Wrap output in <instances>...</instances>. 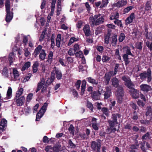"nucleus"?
I'll use <instances>...</instances> for the list:
<instances>
[{
  "instance_id": "obj_1",
  "label": "nucleus",
  "mask_w": 152,
  "mask_h": 152,
  "mask_svg": "<svg viewBox=\"0 0 152 152\" xmlns=\"http://www.w3.org/2000/svg\"><path fill=\"white\" fill-rule=\"evenodd\" d=\"M104 15H102L100 14L96 15L94 16H91L89 19L91 26H97L102 23L104 22Z\"/></svg>"
},
{
  "instance_id": "obj_2",
  "label": "nucleus",
  "mask_w": 152,
  "mask_h": 152,
  "mask_svg": "<svg viewBox=\"0 0 152 152\" xmlns=\"http://www.w3.org/2000/svg\"><path fill=\"white\" fill-rule=\"evenodd\" d=\"M115 94L117 97L118 102L120 104L121 103L124 95V89L122 86H119L117 88Z\"/></svg>"
},
{
  "instance_id": "obj_3",
  "label": "nucleus",
  "mask_w": 152,
  "mask_h": 152,
  "mask_svg": "<svg viewBox=\"0 0 152 152\" xmlns=\"http://www.w3.org/2000/svg\"><path fill=\"white\" fill-rule=\"evenodd\" d=\"M140 78L141 80H144L146 78H147V82L149 83L151 80V69L150 68H148L147 72H144L142 73H141L139 75Z\"/></svg>"
},
{
  "instance_id": "obj_4",
  "label": "nucleus",
  "mask_w": 152,
  "mask_h": 152,
  "mask_svg": "<svg viewBox=\"0 0 152 152\" xmlns=\"http://www.w3.org/2000/svg\"><path fill=\"white\" fill-rule=\"evenodd\" d=\"M122 79L124 82V85L129 89L134 87V85L128 76L124 75L122 77Z\"/></svg>"
},
{
  "instance_id": "obj_5",
  "label": "nucleus",
  "mask_w": 152,
  "mask_h": 152,
  "mask_svg": "<svg viewBox=\"0 0 152 152\" xmlns=\"http://www.w3.org/2000/svg\"><path fill=\"white\" fill-rule=\"evenodd\" d=\"M91 147L94 152H100V149L101 147V144L100 142L93 141L91 143Z\"/></svg>"
},
{
  "instance_id": "obj_6",
  "label": "nucleus",
  "mask_w": 152,
  "mask_h": 152,
  "mask_svg": "<svg viewBox=\"0 0 152 152\" xmlns=\"http://www.w3.org/2000/svg\"><path fill=\"white\" fill-rule=\"evenodd\" d=\"M19 75V72L17 69L16 68H13L12 69V73H10L11 77L10 80L11 81H16L18 79Z\"/></svg>"
},
{
  "instance_id": "obj_7",
  "label": "nucleus",
  "mask_w": 152,
  "mask_h": 152,
  "mask_svg": "<svg viewBox=\"0 0 152 152\" xmlns=\"http://www.w3.org/2000/svg\"><path fill=\"white\" fill-rule=\"evenodd\" d=\"M111 87L109 86L106 87L105 89V92L103 95L104 96V99H107L109 98L112 94Z\"/></svg>"
},
{
  "instance_id": "obj_8",
  "label": "nucleus",
  "mask_w": 152,
  "mask_h": 152,
  "mask_svg": "<svg viewBox=\"0 0 152 152\" xmlns=\"http://www.w3.org/2000/svg\"><path fill=\"white\" fill-rule=\"evenodd\" d=\"M48 106V104L47 102L45 103L41 108L39 111V119L41 118L44 115L46 111Z\"/></svg>"
},
{
  "instance_id": "obj_9",
  "label": "nucleus",
  "mask_w": 152,
  "mask_h": 152,
  "mask_svg": "<svg viewBox=\"0 0 152 152\" xmlns=\"http://www.w3.org/2000/svg\"><path fill=\"white\" fill-rule=\"evenodd\" d=\"M15 100L17 105L18 106H20L23 104L25 102V98L24 96L18 97L15 96Z\"/></svg>"
},
{
  "instance_id": "obj_10",
  "label": "nucleus",
  "mask_w": 152,
  "mask_h": 152,
  "mask_svg": "<svg viewBox=\"0 0 152 152\" xmlns=\"http://www.w3.org/2000/svg\"><path fill=\"white\" fill-rule=\"evenodd\" d=\"M108 122L110 126V128H108V129L111 130V132L115 133L116 131V129L114 127L115 126V124H118V122H116L112 120H109Z\"/></svg>"
},
{
  "instance_id": "obj_11",
  "label": "nucleus",
  "mask_w": 152,
  "mask_h": 152,
  "mask_svg": "<svg viewBox=\"0 0 152 152\" xmlns=\"http://www.w3.org/2000/svg\"><path fill=\"white\" fill-rule=\"evenodd\" d=\"M129 91L132 97L134 99H137L139 97V94L138 91L135 89L134 87L130 89Z\"/></svg>"
},
{
  "instance_id": "obj_12",
  "label": "nucleus",
  "mask_w": 152,
  "mask_h": 152,
  "mask_svg": "<svg viewBox=\"0 0 152 152\" xmlns=\"http://www.w3.org/2000/svg\"><path fill=\"white\" fill-rule=\"evenodd\" d=\"M146 109L145 115L147 119H149L150 121H152V109L151 106H148Z\"/></svg>"
},
{
  "instance_id": "obj_13",
  "label": "nucleus",
  "mask_w": 152,
  "mask_h": 152,
  "mask_svg": "<svg viewBox=\"0 0 152 152\" xmlns=\"http://www.w3.org/2000/svg\"><path fill=\"white\" fill-rule=\"evenodd\" d=\"M140 88L141 90L142 91L147 93L152 90L151 87L147 84H142L140 85Z\"/></svg>"
},
{
  "instance_id": "obj_14",
  "label": "nucleus",
  "mask_w": 152,
  "mask_h": 152,
  "mask_svg": "<svg viewBox=\"0 0 152 152\" xmlns=\"http://www.w3.org/2000/svg\"><path fill=\"white\" fill-rule=\"evenodd\" d=\"M127 3V1L126 0H121L119 1L117 3L114 4L113 5L114 7H121L125 5Z\"/></svg>"
},
{
  "instance_id": "obj_15",
  "label": "nucleus",
  "mask_w": 152,
  "mask_h": 152,
  "mask_svg": "<svg viewBox=\"0 0 152 152\" xmlns=\"http://www.w3.org/2000/svg\"><path fill=\"white\" fill-rule=\"evenodd\" d=\"M12 96V90L10 87H9L7 93V96L6 98H4V102H6L7 100L10 99Z\"/></svg>"
},
{
  "instance_id": "obj_16",
  "label": "nucleus",
  "mask_w": 152,
  "mask_h": 152,
  "mask_svg": "<svg viewBox=\"0 0 152 152\" xmlns=\"http://www.w3.org/2000/svg\"><path fill=\"white\" fill-rule=\"evenodd\" d=\"M55 72L56 77L58 80H60L62 79V75L61 71L58 69H56V67H55Z\"/></svg>"
},
{
  "instance_id": "obj_17",
  "label": "nucleus",
  "mask_w": 152,
  "mask_h": 152,
  "mask_svg": "<svg viewBox=\"0 0 152 152\" xmlns=\"http://www.w3.org/2000/svg\"><path fill=\"white\" fill-rule=\"evenodd\" d=\"M135 18L134 13H132L126 20V23L127 24H130L133 22V19Z\"/></svg>"
},
{
  "instance_id": "obj_18",
  "label": "nucleus",
  "mask_w": 152,
  "mask_h": 152,
  "mask_svg": "<svg viewBox=\"0 0 152 152\" xmlns=\"http://www.w3.org/2000/svg\"><path fill=\"white\" fill-rule=\"evenodd\" d=\"M7 15L6 18V20L9 22L10 21L12 20L13 17V13L12 12H10V10L6 11Z\"/></svg>"
},
{
  "instance_id": "obj_19",
  "label": "nucleus",
  "mask_w": 152,
  "mask_h": 152,
  "mask_svg": "<svg viewBox=\"0 0 152 152\" xmlns=\"http://www.w3.org/2000/svg\"><path fill=\"white\" fill-rule=\"evenodd\" d=\"M90 93L93 99L95 100H98L99 99V95L98 91H94Z\"/></svg>"
},
{
  "instance_id": "obj_20",
  "label": "nucleus",
  "mask_w": 152,
  "mask_h": 152,
  "mask_svg": "<svg viewBox=\"0 0 152 152\" xmlns=\"http://www.w3.org/2000/svg\"><path fill=\"white\" fill-rule=\"evenodd\" d=\"M86 80L88 83L93 85H97L98 84V80L93 78L92 77H88L86 78Z\"/></svg>"
},
{
  "instance_id": "obj_21",
  "label": "nucleus",
  "mask_w": 152,
  "mask_h": 152,
  "mask_svg": "<svg viewBox=\"0 0 152 152\" xmlns=\"http://www.w3.org/2000/svg\"><path fill=\"white\" fill-rule=\"evenodd\" d=\"M112 85L115 87L118 88L119 86V81L116 77H113L111 79Z\"/></svg>"
},
{
  "instance_id": "obj_22",
  "label": "nucleus",
  "mask_w": 152,
  "mask_h": 152,
  "mask_svg": "<svg viewBox=\"0 0 152 152\" xmlns=\"http://www.w3.org/2000/svg\"><path fill=\"white\" fill-rule=\"evenodd\" d=\"M83 30L86 36L88 37L90 35V31L89 25H85L83 28Z\"/></svg>"
},
{
  "instance_id": "obj_23",
  "label": "nucleus",
  "mask_w": 152,
  "mask_h": 152,
  "mask_svg": "<svg viewBox=\"0 0 152 152\" xmlns=\"http://www.w3.org/2000/svg\"><path fill=\"white\" fill-rule=\"evenodd\" d=\"M86 82L85 80H83L82 81L81 86V91L80 92V94L83 95L84 93L85 90Z\"/></svg>"
},
{
  "instance_id": "obj_24",
  "label": "nucleus",
  "mask_w": 152,
  "mask_h": 152,
  "mask_svg": "<svg viewBox=\"0 0 152 152\" xmlns=\"http://www.w3.org/2000/svg\"><path fill=\"white\" fill-rule=\"evenodd\" d=\"M55 79V74L54 73L51 72L50 77L48 78L46 81V83L48 85L52 83Z\"/></svg>"
},
{
  "instance_id": "obj_25",
  "label": "nucleus",
  "mask_w": 152,
  "mask_h": 152,
  "mask_svg": "<svg viewBox=\"0 0 152 152\" xmlns=\"http://www.w3.org/2000/svg\"><path fill=\"white\" fill-rule=\"evenodd\" d=\"M39 53V58L41 60H44L46 56V53H45V50L43 49L41 50Z\"/></svg>"
},
{
  "instance_id": "obj_26",
  "label": "nucleus",
  "mask_w": 152,
  "mask_h": 152,
  "mask_svg": "<svg viewBox=\"0 0 152 152\" xmlns=\"http://www.w3.org/2000/svg\"><path fill=\"white\" fill-rule=\"evenodd\" d=\"M61 40V35L58 34L56 39V45L58 48L60 47V44Z\"/></svg>"
},
{
  "instance_id": "obj_27",
  "label": "nucleus",
  "mask_w": 152,
  "mask_h": 152,
  "mask_svg": "<svg viewBox=\"0 0 152 152\" xmlns=\"http://www.w3.org/2000/svg\"><path fill=\"white\" fill-rule=\"evenodd\" d=\"M15 56L13 53H11L10 54L9 56V60L10 65L15 61Z\"/></svg>"
},
{
  "instance_id": "obj_28",
  "label": "nucleus",
  "mask_w": 152,
  "mask_h": 152,
  "mask_svg": "<svg viewBox=\"0 0 152 152\" xmlns=\"http://www.w3.org/2000/svg\"><path fill=\"white\" fill-rule=\"evenodd\" d=\"M31 66V62L28 61L26 62L23 66H22L21 70L22 71H24L27 69Z\"/></svg>"
},
{
  "instance_id": "obj_29",
  "label": "nucleus",
  "mask_w": 152,
  "mask_h": 152,
  "mask_svg": "<svg viewBox=\"0 0 152 152\" xmlns=\"http://www.w3.org/2000/svg\"><path fill=\"white\" fill-rule=\"evenodd\" d=\"M124 61L125 62V64L126 66H127L130 62L128 58V56L125 54H124L122 56Z\"/></svg>"
},
{
  "instance_id": "obj_30",
  "label": "nucleus",
  "mask_w": 152,
  "mask_h": 152,
  "mask_svg": "<svg viewBox=\"0 0 152 152\" xmlns=\"http://www.w3.org/2000/svg\"><path fill=\"white\" fill-rule=\"evenodd\" d=\"M104 81L105 82L106 85H108L109 84V82L110 80L111 77L107 74L106 73L104 77Z\"/></svg>"
},
{
  "instance_id": "obj_31",
  "label": "nucleus",
  "mask_w": 152,
  "mask_h": 152,
  "mask_svg": "<svg viewBox=\"0 0 152 152\" xmlns=\"http://www.w3.org/2000/svg\"><path fill=\"white\" fill-rule=\"evenodd\" d=\"M86 104L87 107L89 109L91 112H93L94 107L92 103L89 101L87 100Z\"/></svg>"
},
{
  "instance_id": "obj_32",
  "label": "nucleus",
  "mask_w": 152,
  "mask_h": 152,
  "mask_svg": "<svg viewBox=\"0 0 152 152\" xmlns=\"http://www.w3.org/2000/svg\"><path fill=\"white\" fill-rule=\"evenodd\" d=\"M2 75L5 77H8L9 73L8 69L6 67H4L2 72Z\"/></svg>"
},
{
  "instance_id": "obj_33",
  "label": "nucleus",
  "mask_w": 152,
  "mask_h": 152,
  "mask_svg": "<svg viewBox=\"0 0 152 152\" xmlns=\"http://www.w3.org/2000/svg\"><path fill=\"white\" fill-rule=\"evenodd\" d=\"M151 4L150 1H148L146 3L145 9V10L148 11L151 9Z\"/></svg>"
},
{
  "instance_id": "obj_34",
  "label": "nucleus",
  "mask_w": 152,
  "mask_h": 152,
  "mask_svg": "<svg viewBox=\"0 0 152 152\" xmlns=\"http://www.w3.org/2000/svg\"><path fill=\"white\" fill-rule=\"evenodd\" d=\"M23 88H19L16 93L15 96H17V97H20L23 94Z\"/></svg>"
},
{
  "instance_id": "obj_35",
  "label": "nucleus",
  "mask_w": 152,
  "mask_h": 152,
  "mask_svg": "<svg viewBox=\"0 0 152 152\" xmlns=\"http://www.w3.org/2000/svg\"><path fill=\"white\" fill-rule=\"evenodd\" d=\"M111 34L109 32H108L107 34L104 36V42L106 44H108L109 42L110 38V37Z\"/></svg>"
},
{
  "instance_id": "obj_36",
  "label": "nucleus",
  "mask_w": 152,
  "mask_h": 152,
  "mask_svg": "<svg viewBox=\"0 0 152 152\" xmlns=\"http://www.w3.org/2000/svg\"><path fill=\"white\" fill-rule=\"evenodd\" d=\"M78 40L75 37H72L69 39V42L67 44V45L69 46L74 42L77 41Z\"/></svg>"
},
{
  "instance_id": "obj_37",
  "label": "nucleus",
  "mask_w": 152,
  "mask_h": 152,
  "mask_svg": "<svg viewBox=\"0 0 152 152\" xmlns=\"http://www.w3.org/2000/svg\"><path fill=\"white\" fill-rule=\"evenodd\" d=\"M117 35L116 34H114L112 36V40L111 42L112 43L114 44L115 45L117 44Z\"/></svg>"
},
{
  "instance_id": "obj_38",
  "label": "nucleus",
  "mask_w": 152,
  "mask_h": 152,
  "mask_svg": "<svg viewBox=\"0 0 152 152\" xmlns=\"http://www.w3.org/2000/svg\"><path fill=\"white\" fill-rule=\"evenodd\" d=\"M61 146L60 145H56L54 146L53 148V152H58L61 149Z\"/></svg>"
},
{
  "instance_id": "obj_39",
  "label": "nucleus",
  "mask_w": 152,
  "mask_h": 152,
  "mask_svg": "<svg viewBox=\"0 0 152 152\" xmlns=\"http://www.w3.org/2000/svg\"><path fill=\"white\" fill-rule=\"evenodd\" d=\"M98 91L99 95H103L104 92L105 90H104L102 87L101 86H98Z\"/></svg>"
},
{
  "instance_id": "obj_40",
  "label": "nucleus",
  "mask_w": 152,
  "mask_h": 152,
  "mask_svg": "<svg viewBox=\"0 0 152 152\" xmlns=\"http://www.w3.org/2000/svg\"><path fill=\"white\" fill-rule=\"evenodd\" d=\"M38 66V62L37 61H36L34 63L33 66V71L34 73H35L37 71Z\"/></svg>"
},
{
  "instance_id": "obj_41",
  "label": "nucleus",
  "mask_w": 152,
  "mask_h": 152,
  "mask_svg": "<svg viewBox=\"0 0 152 152\" xmlns=\"http://www.w3.org/2000/svg\"><path fill=\"white\" fill-rule=\"evenodd\" d=\"M145 44L149 50L151 51H152V42L147 41L145 42Z\"/></svg>"
},
{
  "instance_id": "obj_42",
  "label": "nucleus",
  "mask_w": 152,
  "mask_h": 152,
  "mask_svg": "<svg viewBox=\"0 0 152 152\" xmlns=\"http://www.w3.org/2000/svg\"><path fill=\"white\" fill-rule=\"evenodd\" d=\"M10 0H6L5 1V7L6 11L10 10Z\"/></svg>"
},
{
  "instance_id": "obj_43",
  "label": "nucleus",
  "mask_w": 152,
  "mask_h": 152,
  "mask_svg": "<svg viewBox=\"0 0 152 152\" xmlns=\"http://www.w3.org/2000/svg\"><path fill=\"white\" fill-rule=\"evenodd\" d=\"M126 36L124 33H121L120 34L118 38V41L119 42H122L125 39Z\"/></svg>"
},
{
  "instance_id": "obj_44",
  "label": "nucleus",
  "mask_w": 152,
  "mask_h": 152,
  "mask_svg": "<svg viewBox=\"0 0 152 152\" xmlns=\"http://www.w3.org/2000/svg\"><path fill=\"white\" fill-rule=\"evenodd\" d=\"M68 144L69 146L71 148H74L76 147V145L73 143L70 139L68 140Z\"/></svg>"
},
{
  "instance_id": "obj_45",
  "label": "nucleus",
  "mask_w": 152,
  "mask_h": 152,
  "mask_svg": "<svg viewBox=\"0 0 152 152\" xmlns=\"http://www.w3.org/2000/svg\"><path fill=\"white\" fill-rule=\"evenodd\" d=\"M108 3V0H102V4L100 5V7L102 8L106 6Z\"/></svg>"
},
{
  "instance_id": "obj_46",
  "label": "nucleus",
  "mask_w": 152,
  "mask_h": 152,
  "mask_svg": "<svg viewBox=\"0 0 152 152\" xmlns=\"http://www.w3.org/2000/svg\"><path fill=\"white\" fill-rule=\"evenodd\" d=\"M110 59V57L105 55H104L102 56V60L103 62L106 63L109 61Z\"/></svg>"
},
{
  "instance_id": "obj_47",
  "label": "nucleus",
  "mask_w": 152,
  "mask_h": 152,
  "mask_svg": "<svg viewBox=\"0 0 152 152\" xmlns=\"http://www.w3.org/2000/svg\"><path fill=\"white\" fill-rule=\"evenodd\" d=\"M102 111L103 113L106 116L109 115L108 110L107 108L103 107L102 109Z\"/></svg>"
},
{
  "instance_id": "obj_48",
  "label": "nucleus",
  "mask_w": 152,
  "mask_h": 152,
  "mask_svg": "<svg viewBox=\"0 0 152 152\" xmlns=\"http://www.w3.org/2000/svg\"><path fill=\"white\" fill-rule=\"evenodd\" d=\"M92 127L95 131H97L99 129V127L97 124L96 122H94L91 123Z\"/></svg>"
},
{
  "instance_id": "obj_49",
  "label": "nucleus",
  "mask_w": 152,
  "mask_h": 152,
  "mask_svg": "<svg viewBox=\"0 0 152 152\" xmlns=\"http://www.w3.org/2000/svg\"><path fill=\"white\" fill-rule=\"evenodd\" d=\"M143 44V43L142 42H137L136 44V48L137 49L141 50L142 49V45Z\"/></svg>"
},
{
  "instance_id": "obj_50",
  "label": "nucleus",
  "mask_w": 152,
  "mask_h": 152,
  "mask_svg": "<svg viewBox=\"0 0 152 152\" xmlns=\"http://www.w3.org/2000/svg\"><path fill=\"white\" fill-rule=\"evenodd\" d=\"M69 131L71 134H74L75 132V128L73 125L71 124L68 129Z\"/></svg>"
},
{
  "instance_id": "obj_51",
  "label": "nucleus",
  "mask_w": 152,
  "mask_h": 152,
  "mask_svg": "<svg viewBox=\"0 0 152 152\" xmlns=\"http://www.w3.org/2000/svg\"><path fill=\"white\" fill-rule=\"evenodd\" d=\"M45 150L46 152H53V148L51 146H47L45 148Z\"/></svg>"
},
{
  "instance_id": "obj_52",
  "label": "nucleus",
  "mask_w": 152,
  "mask_h": 152,
  "mask_svg": "<svg viewBox=\"0 0 152 152\" xmlns=\"http://www.w3.org/2000/svg\"><path fill=\"white\" fill-rule=\"evenodd\" d=\"M31 76V74L29 73L27 76H25L22 80L23 82H26L29 80Z\"/></svg>"
},
{
  "instance_id": "obj_53",
  "label": "nucleus",
  "mask_w": 152,
  "mask_h": 152,
  "mask_svg": "<svg viewBox=\"0 0 152 152\" xmlns=\"http://www.w3.org/2000/svg\"><path fill=\"white\" fill-rule=\"evenodd\" d=\"M75 54L76 56L77 57L82 58L83 57H84L83 53L81 51L76 52Z\"/></svg>"
},
{
  "instance_id": "obj_54",
  "label": "nucleus",
  "mask_w": 152,
  "mask_h": 152,
  "mask_svg": "<svg viewBox=\"0 0 152 152\" xmlns=\"http://www.w3.org/2000/svg\"><path fill=\"white\" fill-rule=\"evenodd\" d=\"M45 80L44 79L42 78L41 80L40 83H39V91L42 88V86L45 85Z\"/></svg>"
},
{
  "instance_id": "obj_55",
  "label": "nucleus",
  "mask_w": 152,
  "mask_h": 152,
  "mask_svg": "<svg viewBox=\"0 0 152 152\" xmlns=\"http://www.w3.org/2000/svg\"><path fill=\"white\" fill-rule=\"evenodd\" d=\"M81 83V81L80 80H78L76 82L75 84V86L76 89L78 90L80 87V86Z\"/></svg>"
},
{
  "instance_id": "obj_56",
  "label": "nucleus",
  "mask_w": 152,
  "mask_h": 152,
  "mask_svg": "<svg viewBox=\"0 0 152 152\" xmlns=\"http://www.w3.org/2000/svg\"><path fill=\"white\" fill-rule=\"evenodd\" d=\"M126 53L125 54L127 55H130L132 56L133 57H134V55L132 54L131 51V50L129 47H128L126 51Z\"/></svg>"
},
{
  "instance_id": "obj_57",
  "label": "nucleus",
  "mask_w": 152,
  "mask_h": 152,
  "mask_svg": "<svg viewBox=\"0 0 152 152\" xmlns=\"http://www.w3.org/2000/svg\"><path fill=\"white\" fill-rule=\"evenodd\" d=\"M140 123L141 124H145V125H148L149 124L150 122H151L150 121L149 119H148V120H140Z\"/></svg>"
},
{
  "instance_id": "obj_58",
  "label": "nucleus",
  "mask_w": 152,
  "mask_h": 152,
  "mask_svg": "<svg viewBox=\"0 0 152 152\" xmlns=\"http://www.w3.org/2000/svg\"><path fill=\"white\" fill-rule=\"evenodd\" d=\"M149 136L150 133L149 132H148L142 137V139L143 140H145L149 138Z\"/></svg>"
},
{
  "instance_id": "obj_59",
  "label": "nucleus",
  "mask_w": 152,
  "mask_h": 152,
  "mask_svg": "<svg viewBox=\"0 0 152 152\" xmlns=\"http://www.w3.org/2000/svg\"><path fill=\"white\" fill-rule=\"evenodd\" d=\"M133 8L132 6H130L127 7L124 10V12L125 13H128Z\"/></svg>"
},
{
  "instance_id": "obj_60",
  "label": "nucleus",
  "mask_w": 152,
  "mask_h": 152,
  "mask_svg": "<svg viewBox=\"0 0 152 152\" xmlns=\"http://www.w3.org/2000/svg\"><path fill=\"white\" fill-rule=\"evenodd\" d=\"M133 114L134 115L132 117V119L135 121L137 120L138 118V116L136 111L135 110L133 112Z\"/></svg>"
},
{
  "instance_id": "obj_61",
  "label": "nucleus",
  "mask_w": 152,
  "mask_h": 152,
  "mask_svg": "<svg viewBox=\"0 0 152 152\" xmlns=\"http://www.w3.org/2000/svg\"><path fill=\"white\" fill-rule=\"evenodd\" d=\"M33 96V94L32 93H30L28 94L26 97L27 101L29 102L32 99Z\"/></svg>"
},
{
  "instance_id": "obj_62",
  "label": "nucleus",
  "mask_w": 152,
  "mask_h": 152,
  "mask_svg": "<svg viewBox=\"0 0 152 152\" xmlns=\"http://www.w3.org/2000/svg\"><path fill=\"white\" fill-rule=\"evenodd\" d=\"M0 124L6 127L7 125V121L4 119H2L1 121Z\"/></svg>"
},
{
  "instance_id": "obj_63",
  "label": "nucleus",
  "mask_w": 152,
  "mask_h": 152,
  "mask_svg": "<svg viewBox=\"0 0 152 152\" xmlns=\"http://www.w3.org/2000/svg\"><path fill=\"white\" fill-rule=\"evenodd\" d=\"M42 141L45 143H48L49 141L48 137L46 136H44L43 137Z\"/></svg>"
},
{
  "instance_id": "obj_64",
  "label": "nucleus",
  "mask_w": 152,
  "mask_h": 152,
  "mask_svg": "<svg viewBox=\"0 0 152 152\" xmlns=\"http://www.w3.org/2000/svg\"><path fill=\"white\" fill-rule=\"evenodd\" d=\"M79 49V46L78 44H75L74 46L73 50L75 53L78 51Z\"/></svg>"
}]
</instances>
